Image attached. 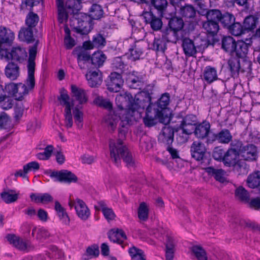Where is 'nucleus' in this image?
Listing matches in <instances>:
<instances>
[{
  "mask_svg": "<svg viewBox=\"0 0 260 260\" xmlns=\"http://www.w3.org/2000/svg\"><path fill=\"white\" fill-rule=\"evenodd\" d=\"M115 101L118 109L114 112L116 118L113 119V116L110 115L107 120L112 130L116 128L118 119L121 120L120 125L123 127L140 117L139 110L142 107L144 108V106L138 99H133L131 93L125 92L118 94L116 96Z\"/></svg>",
  "mask_w": 260,
  "mask_h": 260,
  "instance_id": "nucleus-1",
  "label": "nucleus"
},
{
  "mask_svg": "<svg viewBox=\"0 0 260 260\" xmlns=\"http://www.w3.org/2000/svg\"><path fill=\"white\" fill-rule=\"evenodd\" d=\"M104 15L102 7L96 4H93L89 10V15L79 13L76 15L77 25L74 29L81 35H87L91 30V19L98 20Z\"/></svg>",
  "mask_w": 260,
  "mask_h": 260,
  "instance_id": "nucleus-2",
  "label": "nucleus"
},
{
  "mask_svg": "<svg viewBox=\"0 0 260 260\" xmlns=\"http://www.w3.org/2000/svg\"><path fill=\"white\" fill-rule=\"evenodd\" d=\"M110 156L115 164L118 166L122 158L126 166L129 167L135 166V161L132 153L120 139L116 141L110 140L109 142Z\"/></svg>",
  "mask_w": 260,
  "mask_h": 260,
  "instance_id": "nucleus-3",
  "label": "nucleus"
},
{
  "mask_svg": "<svg viewBox=\"0 0 260 260\" xmlns=\"http://www.w3.org/2000/svg\"><path fill=\"white\" fill-rule=\"evenodd\" d=\"M42 0H24L20 5V9L22 11L29 9L30 12L27 15L25 23L29 27H35L39 20V17L37 14L32 11L34 6L41 3Z\"/></svg>",
  "mask_w": 260,
  "mask_h": 260,
  "instance_id": "nucleus-4",
  "label": "nucleus"
},
{
  "mask_svg": "<svg viewBox=\"0 0 260 260\" xmlns=\"http://www.w3.org/2000/svg\"><path fill=\"white\" fill-rule=\"evenodd\" d=\"M70 98L67 90L62 88L60 90L58 100L61 106H65V125L67 128L72 127L73 123L71 110L74 104L70 102Z\"/></svg>",
  "mask_w": 260,
  "mask_h": 260,
  "instance_id": "nucleus-5",
  "label": "nucleus"
},
{
  "mask_svg": "<svg viewBox=\"0 0 260 260\" xmlns=\"http://www.w3.org/2000/svg\"><path fill=\"white\" fill-rule=\"evenodd\" d=\"M73 54L77 56V63L81 70L91 69V59L89 52L82 48H76Z\"/></svg>",
  "mask_w": 260,
  "mask_h": 260,
  "instance_id": "nucleus-6",
  "label": "nucleus"
},
{
  "mask_svg": "<svg viewBox=\"0 0 260 260\" xmlns=\"http://www.w3.org/2000/svg\"><path fill=\"white\" fill-rule=\"evenodd\" d=\"M3 59L7 60H14L19 62L23 61L27 56V52L24 48L19 46L13 47L10 51L7 49L3 51Z\"/></svg>",
  "mask_w": 260,
  "mask_h": 260,
  "instance_id": "nucleus-7",
  "label": "nucleus"
},
{
  "mask_svg": "<svg viewBox=\"0 0 260 260\" xmlns=\"http://www.w3.org/2000/svg\"><path fill=\"white\" fill-rule=\"evenodd\" d=\"M49 176L54 179L55 181L63 182L68 184L76 183L78 177L72 172L67 170H62L59 171H52Z\"/></svg>",
  "mask_w": 260,
  "mask_h": 260,
  "instance_id": "nucleus-8",
  "label": "nucleus"
},
{
  "mask_svg": "<svg viewBox=\"0 0 260 260\" xmlns=\"http://www.w3.org/2000/svg\"><path fill=\"white\" fill-rule=\"evenodd\" d=\"M6 238L11 245L20 251L28 252L34 249V247L27 241L15 234H9Z\"/></svg>",
  "mask_w": 260,
  "mask_h": 260,
  "instance_id": "nucleus-9",
  "label": "nucleus"
},
{
  "mask_svg": "<svg viewBox=\"0 0 260 260\" xmlns=\"http://www.w3.org/2000/svg\"><path fill=\"white\" fill-rule=\"evenodd\" d=\"M106 82L107 89L114 92H119L124 83L121 75L117 72L111 73Z\"/></svg>",
  "mask_w": 260,
  "mask_h": 260,
  "instance_id": "nucleus-10",
  "label": "nucleus"
},
{
  "mask_svg": "<svg viewBox=\"0 0 260 260\" xmlns=\"http://www.w3.org/2000/svg\"><path fill=\"white\" fill-rule=\"evenodd\" d=\"M69 205L71 207H75L77 214L82 220H86L89 217L90 211L82 200L77 199L74 202L70 201Z\"/></svg>",
  "mask_w": 260,
  "mask_h": 260,
  "instance_id": "nucleus-11",
  "label": "nucleus"
},
{
  "mask_svg": "<svg viewBox=\"0 0 260 260\" xmlns=\"http://www.w3.org/2000/svg\"><path fill=\"white\" fill-rule=\"evenodd\" d=\"M143 16L146 24H149L154 31L159 30L162 26L161 19L156 16L151 12H144Z\"/></svg>",
  "mask_w": 260,
  "mask_h": 260,
  "instance_id": "nucleus-12",
  "label": "nucleus"
},
{
  "mask_svg": "<svg viewBox=\"0 0 260 260\" xmlns=\"http://www.w3.org/2000/svg\"><path fill=\"white\" fill-rule=\"evenodd\" d=\"M126 81L129 87L133 89H141L144 83L143 76L136 71L128 74Z\"/></svg>",
  "mask_w": 260,
  "mask_h": 260,
  "instance_id": "nucleus-13",
  "label": "nucleus"
},
{
  "mask_svg": "<svg viewBox=\"0 0 260 260\" xmlns=\"http://www.w3.org/2000/svg\"><path fill=\"white\" fill-rule=\"evenodd\" d=\"M258 150L253 144H248L243 146L240 150V155L245 160L253 161L257 157Z\"/></svg>",
  "mask_w": 260,
  "mask_h": 260,
  "instance_id": "nucleus-14",
  "label": "nucleus"
},
{
  "mask_svg": "<svg viewBox=\"0 0 260 260\" xmlns=\"http://www.w3.org/2000/svg\"><path fill=\"white\" fill-rule=\"evenodd\" d=\"M138 4H146L154 7L162 16L163 12L168 5L167 0H130Z\"/></svg>",
  "mask_w": 260,
  "mask_h": 260,
  "instance_id": "nucleus-15",
  "label": "nucleus"
},
{
  "mask_svg": "<svg viewBox=\"0 0 260 260\" xmlns=\"http://www.w3.org/2000/svg\"><path fill=\"white\" fill-rule=\"evenodd\" d=\"M210 129V122L207 120H204L195 126L193 133L197 138L204 139L208 136Z\"/></svg>",
  "mask_w": 260,
  "mask_h": 260,
  "instance_id": "nucleus-16",
  "label": "nucleus"
},
{
  "mask_svg": "<svg viewBox=\"0 0 260 260\" xmlns=\"http://www.w3.org/2000/svg\"><path fill=\"white\" fill-rule=\"evenodd\" d=\"M206 151V149L204 144L201 142H193L190 147L192 157L198 161L201 160L204 158Z\"/></svg>",
  "mask_w": 260,
  "mask_h": 260,
  "instance_id": "nucleus-17",
  "label": "nucleus"
},
{
  "mask_svg": "<svg viewBox=\"0 0 260 260\" xmlns=\"http://www.w3.org/2000/svg\"><path fill=\"white\" fill-rule=\"evenodd\" d=\"M170 95L168 93H164L157 102V108L154 109L155 111V116L158 117L160 120L163 117V110L167 108L170 103Z\"/></svg>",
  "mask_w": 260,
  "mask_h": 260,
  "instance_id": "nucleus-18",
  "label": "nucleus"
},
{
  "mask_svg": "<svg viewBox=\"0 0 260 260\" xmlns=\"http://www.w3.org/2000/svg\"><path fill=\"white\" fill-rule=\"evenodd\" d=\"M108 237L111 241L114 243H117L121 245L124 248L126 244L124 243L127 237L124 231L121 229H116L111 230L108 234Z\"/></svg>",
  "mask_w": 260,
  "mask_h": 260,
  "instance_id": "nucleus-19",
  "label": "nucleus"
},
{
  "mask_svg": "<svg viewBox=\"0 0 260 260\" xmlns=\"http://www.w3.org/2000/svg\"><path fill=\"white\" fill-rule=\"evenodd\" d=\"M250 46V44L249 43H247L243 40L238 41L235 46L234 50H233L232 56H235L239 58H245L248 53Z\"/></svg>",
  "mask_w": 260,
  "mask_h": 260,
  "instance_id": "nucleus-20",
  "label": "nucleus"
},
{
  "mask_svg": "<svg viewBox=\"0 0 260 260\" xmlns=\"http://www.w3.org/2000/svg\"><path fill=\"white\" fill-rule=\"evenodd\" d=\"M143 54V48L139 42H135L131 45L127 53V57L132 61L140 59Z\"/></svg>",
  "mask_w": 260,
  "mask_h": 260,
  "instance_id": "nucleus-21",
  "label": "nucleus"
},
{
  "mask_svg": "<svg viewBox=\"0 0 260 260\" xmlns=\"http://www.w3.org/2000/svg\"><path fill=\"white\" fill-rule=\"evenodd\" d=\"M86 78L88 85L91 87H95L101 85L102 82V74L99 70L93 72L89 71L86 74Z\"/></svg>",
  "mask_w": 260,
  "mask_h": 260,
  "instance_id": "nucleus-22",
  "label": "nucleus"
},
{
  "mask_svg": "<svg viewBox=\"0 0 260 260\" xmlns=\"http://www.w3.org/2000/svg\"><path fill=\"white\" fill-rule=\"evenodd\" d=\"M71 88L73 96L79 104L82 105L87 102L88 98L84 89L78 87L75 85H72Z\"/></svg>",
  "mask_w": 260,
  "mask_h": 260,
  "instance_id": "nucleus-23",
  "label": "nucleus"
},
{
  "mask_svg": "<svg viewBox=\"0 0 260 260\" xmlns=\"http://www.w3.org/2000/svg\"><path fill=\"white\" fill-rule=\"evenodd\" d=\"M81 0H68L64 7L66 8L68 13L73 14V19L75 23L77 24L76 19V15L81 12H79L81 8Z\"/></svg>",
  "mask_w": 260,
  "mask_h": 260,
  "instance_id": "nucleus-24",
  "label": "nucleus"
},
{
  "mask_svg": "<svg viewBox=\"0 0 260 260\" xmlns=\"http://www.w3.org/2000/svg\"><path fill=\"white\" fill-rule=\"evenodd\" d=\"M183 32L178 31L171 28L166 29L162 33V37L167 42L176 43L183 38Z\"/></svg>",
  "mask_w": 260,
  "mask_h": 260,
  "instance_id": "nucleus-25",
  "label": "nucleus"
},
{
  "mask_svg": "<svg viewBox=\"0 0 260 260\" xmlns=\"http://www.w3.org/2000/svg\"><path fill=\"white\" fill-rule=\"evenodd\" d=\"M5 73L6 77L10 80H16L20 74L19 67L14 62H10L5 68Z\"/></svg>",
  "mask_w": 260,
  "mask_h": 260,
  "instance_id": "nucleus-26",
  "label": "nucleus"
},
{
  "mask_svg": "<svg viewBox=\"0 0 260 260\" xmlns=\"http://www.w3.org/2000/svg\"><path fill=\"white\" fill-rule=\"evenodd\" d=\"M54 209L61 223L64 225H69L70 222V217L66 209L57 201L55 202Z\"/></svg>",
  "mask_w": 260,
  "mask_h": 260,
  "instance_id": "nucleus-27",
  "label": "nucleus"
},
{
  "mask_svg": "<svg viewBox=\"0 0 260 260\" xmlns=\"http://www.w3.org/2000/svg\"><path fill=\"white\" fill-rule=\"evenodd\" d=\"M14 105L13 100L4 93L3 86H0V108L4 110L11 109Z\"/></svg>",
  "mask_w": 260,
  "mask_h": 260,
  "instance_id": "nucleus-28",
  "label": "nucleus"
},
{
  "mask_svg": "<svg viewBox=\"0 0 260 260\" xmlns=\"http://www.w3.org/2000/svg\"><path fill=\"white\" fill-rule=\"evenodd\" d=\"M15 38L14 33L4 26L0 27V43L11 44Z\"/></svg>",
  "mask_w": 260,
  "mask_h": 260,
  "instance_id": "nucleus-29",
  "label": "nucleus"
},
{
  "mask_svg": "<svg viewBox=\"0 0 260 260\" xmlns=\"http://www.w3.org/2000/svg\"><path fill=\"white\" fill-rule=\"evenodd\" d=\"M182 47L186 56H193L197 53V49L194 42L189 38H184L182 40Z\"/></svg>",
  "mask_w": 260,
  "mask_h": 260,
  "instance_id": "nucleus-30",
  "label": "nucleus"
},
{
  "mask_svg": "<svg viewBox=\"0 0 260 260\" xmlns=\"http://www.w3.org/2000/svg\"><path fill=\"white\" fill-rule=\"evenodd\" d=\"M95 208L99 210H101L104 217L108 221L112 220L115 217V214L111 208L107 206L106 203L103 201H99L97 205L95 206Z\"/></svg>",
  "mask_w": 260,
  "mask_h": 260,
  "instance_id": "nucleus-31",
  "label": "nucleus"
},
{
  "mask_svg": "<svg viewBox=\"0 0 260 260\" xmlns=\"http://www.w3.org/2000/svg\"><path fill=\"white\" fill-rule=\"evenodd\" d=\"M107 57L106 55L101 51L95 52L91 56V69L99 68L102 67Z\"/></svg>",
  "mask_w": 260,
  "mask_h": 260,
  "instance_id": "nucleus-32",
  "label": "nucleus"
},
{
  "mask_svg": "<svg viewBox=\"0 0 260 260\" xmlns=\"http://www.w3.org/2000/svg\"><path fill=\"white\" fill-rule=\"evenodd\" d=\"M228 68L231 72L232 76L237 77L240 71L241 64L239 58L232 56L228 60Z\"/></svg>",
  "mask_w": 260,
  "mask_h": 260,
  "instance_id": "nucleus-33",
  "label": "nucleus"
},
{
  "mask_svg": "<svg viewBox=\"0 0 260 260\" xmlns=\"http://www.w3.org/2000/svg\"><path fill=\"white\" fill-rule=\"evenodd\" d=\"M206 172L208 175L213 176L215 180L221 183H223L226 181L225 177V172L222 169H216L213 167H209L205 169Z\"/></svg>",
  "mask_w": 260,
  "mask_h": 260,
  "instance_id": "nucleus-34",
  "label": "nucleus"
},
{
  "mask_svg": "<svg viewBox=\"0 0 260 260\" xmlns=\"http://www.w3.org/2000/svg\"><path fill=\"white\" fill-rule=\"evenodd\" d=\"M146 98L147 99V102L149 103V106L146 109L145 116L143 118V122L145 126L147 127H151L156 124V122L155 119L159 118L155 116V113L154 114V116L150 114V111L149 110V107L151 104V98L149 94H147ZM154 112H155V111Z\"/></svg>",
  "mask_w": 260,
  "mask_h": 260,
  "instance_id": "nucleus-35",
  "label": "nucleus"
},
{
  "mask_svg": "<svg viewBox=\"0 0 260 260\" xmlns=\"http://www.w3.org/2000/svg\"><path fill=\"white\" fill-rule=\"evenodd\" d=\"M237 42L231 36L224 37L222 39L221 48L232 55Z\"/></svg>",
  "mask_w": 260,
  "mask_h": 260,
  "instance_id": "nucleus-36",
  "label": "nucleus"
},
{
  "mask_svg": "<svg viewBox=\"0 0 260 260\" xmlns=\"http://www.w3.org/2000/svg\"><path fill=\"white\" fill-rule=\"evenodd\" d=\"M203 27L206 31L207 34L212 37L216 35L219 29L217 22L208 20L203 23Z\"/></svg>",
  "mask_w": 260,
  "mask_h": 260,
  "instance_id": "nucleus-37",
  "label": "nucleus"
},
{
  "mask_svg": "<svg viewBox=\"0 0 260 260\" xmlns=\"http://www.w3.org/2000/svg\"><path fill=\"white\" fill-rule=\"evenodd\" d=\"M239 153L235 152L233 150L228 149L224 154L223 162L225 166L231 167L239 159Z\"/></svg>",
  "mask_w": 260,
  "mask_h": 260,
  "instance_id": "nucleus-38",
  "label": "nucleus"
},
{
  "mask_svg": "<svg viewBox=\"0 0 260 260\" xmlns=\"http://www.w3.org/2000/svg\"><path fill=\"white\" fill-rule=\"evenodd\" d=\"M3 201L7 204H10L16 201L18 198V193L12 189L5 190L0 194Z\"/></svg>",
  "mask_w": 260,
  "mask_h": 260,
  "instance_id": "nucleus-39",
  "label": "nucleus"
},
{
  "mask_svg": "<svg viewBox=\"0 0 260 260\" xmlns=\"http://www.w3.org/2000/svg\"><path fill=\"white\" fill-rule=\"evenodd\" d=\"M32 27H27L26 28H22L18 34V38L21 41L30 43L33 41V31Z\"/></svg>",
  "mask_w": 260,
  "mask_h": 260,
  "instance_id": "nucleus-40",
  "label": "nucleus"
},
{
  "mask_svg": "<svg viewBox=\"0 0 260 260\" xmlns=\"http://www.w3.org/2000/svg\"><path fill=\"white\" fill-rule=\"evenodd\" d=\"M204 79L208 83H211L218 78L216 69L211 66H207L204 72Z\"/></svg>",
  "mask_w": 260,
  "mask_h": 260,
  "instance_id": "nucleus-41",
  "label": "nucleus"
},
{
  "mask_svg": "<svg viewBox=\"0 0 260 260\" xmlns=\"http://www.w3.org/2000/svg\"><path fill=\"white\" fill-rule=\"evenodd\" d=\"M58 8V19L60 23H62L68 19V11L64 7V0H56Z\"/></svg>",
  "mask_w": 260,
  "mask_h": 260,
  "instance_id": "nucleus-42",
  "label": "nucleus"
},
{
  "mask_svg": "<svg viewBox=\"0 0 260 260\" xmlns=\"http://www.w3.org/2000/svg\"><path fill=\"white\" fill-rule=\"evenodd\" d=\"M184 25L182 19L177 17H172L169 20L168 23L170 28L181 32H183Z\"/></svg>",
  "mask_w": 260,
  "mask_h": 260,
  "instance_id": "nucleus-43",
  "label": "nucleus"
},
{
  "mask_svg": "<svg viewBox=\"0 0 260 260\" xmlns=\"http://www.w3.org/2000/svg\"><path fill=\"white\" fill-rule=\"evenodd\" d=\"M248 186L255 188L260 185V171H256L249 175L247 180Z\"/></svg>",
  "mask_w": 260,
  "mask_h": 260,
  "instance_id": "nucleus-44",
  "label": "nucleus"
},
{
  "mask_svg": "<svg viewBox=\"0 0 260 260\" xmlns=\"http://www.w3.org/2000/svg\"><path fill=\"white\" fill-rule=\"evenodd\" d=\"M35 68H27V77L23 84H26L29 92L32 90L35 86Z\"/></svg>",
  "mask_w": 260,
  "mask_h": 260,
  "instance_id": "nucleus-45",
  "label": "nucleus"
},
{
  "mask_svg": "<svg viewBox=\"0 0 260 260\" xmlns=\"http://www.w3.org/2000/svg\"><path fill=\"white\" fill-rule=\"evenodd\" d=\"M174 131L170 126L164 127L161 131V137L164 141L168 144H172L174 139Z\"/></svg>",
  "mask_w": 260,
  "mask_h": 260,
  "instance_id": "nucleus-46",
  "label": "nucleus"
},
{
  "mask_svg": "<svg viewBox=\"0 0 260 260\" xmlns=\"http://www.w3.org/2000/svg\"><path fill=\"white\" fill-rule=\"evenodd\" d=\"M228 30L231 34L235 36H240L246 31L241 23L235 21L231 25Z\"/></svg>",
  "mask_w": 260,
  "mask_h": 260,
  "instance_id": "nucleus-47",
  "label": "nucleus"
},
{
  "mask_svg": "<svg viewBox=\"0 0 260 260\" xmlns=\"http://www.w3.org/2000/svg\"><path fill=\"white\" fill-rule=\"evenodd\" d=\"M231 167H233L234 171L238 175L244 174L247 173L248 167L246 163L243 160L239 158Z\"/></svg>",
  "mask_w": 260,
  "mask_h": 260,
  "instance_id": "nucleus-48",
  "label": "nucleus"
},
{
  "mask_svg": "<svg viewBox=\"0 0 260 260\" xmlns=\"http://www.w3.org/2000/svg\"><path fill=\"white\" fill-rule=\"evenodd\" d=\"M234 21H235V17L233 14L229 12L224 13L222 14L219 22L221 23L224 28L227 29L230 27Z\"/></svg>",
  "mask_w": 260,
  "mask_h": 260,
  "instance_id": "nucleus-49",
  "label": "nucleus"
},
{
  "mask_svg": "<svg viewBox=\"0 0 260 260\" xmlns=\"http://www.w3.org/2000/svg\"><path fill=\"white\" fill-rule=\"evenodd\" d=\"M218 142L227 144L232 141L233 136L228 129L223 128L218 133Z\"/></svg>",
  "mask_w": 260,
  "mask_h": 260,
  "instance_id": "nucleus-50",
  "label": "nucleus"
},
{
  "mask_svg": "<svg viewBox=\"0 0 260 260\" xmlns=\"http://www.w3.org/2000/svg\"><path fill=\"white\" fill-rule=\"evenodd\" d=\"M129 254L134 260H146L144 252L141 249L133 246L128 250Z\"/></svg>",
  "mask_w": 260,
  "mask_h": 260,
  "instance_id": "nucleus-51",
  "label": "nucleus"
},
{
  "mask_svg": "<svg viewBox=\"0 0 260 260\" xmlns=\"http://www.w3.org/2000/svg\"><path fill=\"white\" fill-rule=\"evenodd\" d=\"M152 49L156 52H164L167 49V42L164 38L162 37L155 38L152 44Z\"/></svg>",
  "mask_w": 260,
  "mask_h": 260,
  "instance_id": "nucleus-52",
  "label": "nucleus"
},
{
  "mask_svg": "<svg viewBox=\"0 0 260 260\" xmlns=\"http://www.w3.org/2000/svg\"><path fill=\"white\" fill-rule=\"evenodd\" d=\"M180 13L183 17L193 18L196 16V11L192 6L186 5L180 8Z\"/></svg>",
  "mask_w": 260,
  "mask_h": 260,
  "instance_id": "nucleus-53",
  "label": "nucleus"
},
{
  "mask_svg": "<svg viewBox=\"0 0 260 260\" xmlns=\"http://www.w3.org/2000/svg\"><path fill=\"white\" fill-rule=\"evenodd\" d=\"M257 23V18L254 16H247L244 20L243 26L245 31L252 30L255 28Z\"/></svg>",
  "mask_w": 260,
  "mask_h": 260,
  "instance_id": "nucleus-54",
  "label": "nucleus"
},
{
  "mask_svg": "<svg viewBox=\"0 0 260 260\" xmlns=\"http://www.w3.org/2000/svg\"><path fill=\"white\" fill-rule=\"evenodd\" d=\"M17 88L14 99L18 101H22L24 96L29 92L26 88V84L22 83H17Z\"/></svg>",
  "mask_w": 260,
  "mask_h": 260,
  "instance_id": "nucleus-55",
  "label": "nucleus"
},
{
  "mask_svg": "<svg viewBox=\"0 0 260 260\" xmlns=\"http://www.w3.org/2000/svg\"><path fill=\"white\" fill-rule=\"evenodd\" d=\"M221 11L217 9H212L208 10L206 13L207 19L208 21L219 22L222 16Z\"/></svg>",
  "mask_w": 260,
  "mask_h": 260,
  "instance_id": "nucleus-56",
  "label": "nucleus"
},
{
  "mask_svg": "<svg viewBox=\"0 0 260 260\" xmlns=\"http://www.w3.org/2000/svg\"><path fill=\"white\" fill-rule=\"evenodd\" d=\"M149 209L145 202L140 203L138 210L139 218L142 221H146L148 218Z\"/></svg>",
  "mask_w": 260,
  "mask_h": 260,
  "instance_id": "nucleus-57",
  "label": "nucleus"
},
{
  "mask_svg": "<svg viewBox=\"0 0 260 260\" xmlns=\"http://www.w3.org/2000/svg\"><path fill=\"white\" fill-rule=\"evenodd\" d=\"M99 255V247L93 245L88 247L86 249V254L82 257L83 260H88L93 257H97Z\"/></svg>",
  "mask_w": 260,
  "mask_h": 260,
  "instance_id": "nucleus-58",
  "label": "nucleus"
},
{
  "mask_svg": "<svg viewBox=\"0 0 260 260\" xmlns=\"http://www.w3.org/2000/svg\"><path fill=\"white\" fill-rule=\"evenodd\" d=\"M235 196L241 201L248 202L249 200V194L242 186H239L235 190Z\"/></svg>",
  "mask_w": 260,
  "mask_h": 260,
  "instance_id": "nucleus-59",
  "label": "nucleus"
},
{
  "mask_svg": "<svg viewBox=\"0 0 260 260\" xmlns=\"http://www.w3.org/2000/svg\"><path fill=\"white\" fill-rule=\"evenodd\" d=\"M53 149L54 147L52 145H47L44 148V152L38 153L37 154V157L40 160H47L50 157Z\"/></svg>",
  "mask_w": 260,
  "mask_h": 260,
  "instance_id": "nucleus-60",
  "label": "nucleus"
},
{
  "mask_svg": "<svg viewBox=\"0 0 260 260\" xmlns=\"http://www.w3.org/2000/svg\"><path fill=\"white\" fill-rule=\"evenodd\" d=\"M37 47L34 45L29 49V58L27 62V68H35V59L37 55Z\"/></svg>",
  "mask_w": 260,
  "mask_h": 260,
  "instance_id": "nucleus-61",
  "label": "nucleus"
},
{
  "mask_svg": "<svg viewBox=\"0 0 260 260\" xmlns=\"http://www.w3.org/2000/svg\"><path fill=\"white\" fill-rule=\"evenodd\" d=\"M94 103L101 107H103L106 109L110 110L112 109V104L107 100L105 99L102 96H98L94 100Z\"/></svg>",
  "mask_w": 260,
  "mask_h": 260,
  "instance_id": "nucleus-62",
  "label": "nucleus"
},
{
  "mask_svg": "<svg viewBox=\"0 0 260 260\" xmlns=\"http://www.w3.org/2000/svg\"><path fill=\"white\" fill-rule=\"evenodd\" d=\"M192 252L198 260H207L206 253L201 247L199 246H193Z\"/></svg>",
  "mask_w": 260,
  "mask_h": 260,
  "instance_id": "nucleus-63",
  "label": "nucleus"
},
{
  "mask_svg": "<svg viewBox=\"0 0 260 260\" xmlns=\"http://www.w3.org/2000/svg\"><path fill=\"white\" fill-rule=\"evenodd\" d=\"M92 41L95 48H102L106 44L105 38L101 34H96L94 36Z\"/></svg>",
  "mask_w": 260,
  "mask_h": 260,
  "instance_id": "nucleus-64",
  "label": "nucleus"
}]
</instances>
